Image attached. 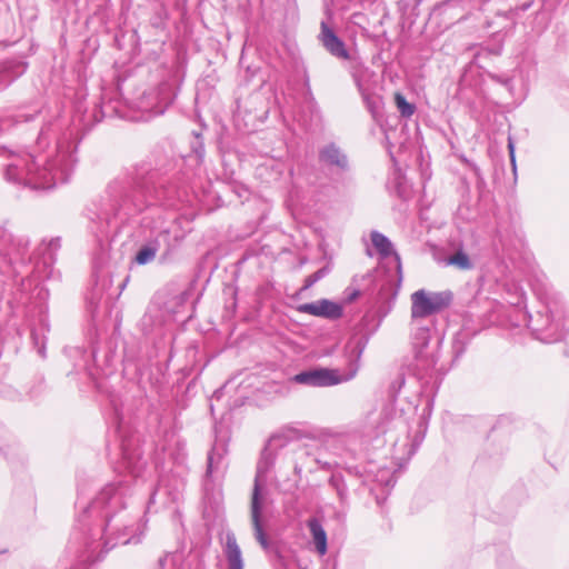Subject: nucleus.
I'll return each mask as SVG.
<instances>
[{"label":"nucleus","mask_w":569,"mask_h":569,"mask_svg":"<svg viewBox=\"0 0 569 569\" xmlns=\"http://www.w3.org/2000/svg\"><path fill=\"white\" fill-rule=\"evenodd\" d=\"M432 329H435V321L432 319L411 318V345L415 357L413 371L419 379L428 376L438 361L436 347H430L429 345Z\"/></svg>","instance_id":"423d86ee"},{"label":"nucleus","mask_w":569,"mask_h":569,"mask_svg":"<svg viewBox=\"0 0 569 569\" xmlns=\"http://www.w3.org/2000/svg\"><path fill=\"white\" fill-rule=\"evenodd\" d=\"M329 273V268L323 267L313 272L312 274L308 276L305 280V288L308 289L312 287L316 282H318L320 279L326 277Z\"/></svg>","instance_id":"cd10ccee"},{"label":"nucleus","mask_w":569,"mask_h":569,"mask_svg":"<svg viewBox=\"0 0 569 569\" xmlns=\"http://www.w3.org/2000/svg\"><path fill=\"white\" fill-rule=\"evenodd\" d=\"M405 379L402 377H399L395 382L391 385L392 392H396L400 390V388L403 386Z\"/></svg>","instance_id":"2f4dec72"},{"label":"nucleus","mask_w":569,"mask_h":569,"mask_svg":"<svg viewBox=\"0 0 569 569\" xmlns=\"http://www.w3.org/2000/svg\"><path fill=\"white\" fill-rule=\"evenodd\" d=\"M395 102L398 111L403 118H410L416 111V106L413 103L408 102L405 96L401 94L400 92H397L395 94Z\"/></svg>","instance_id":"b1692460"},{"label":"nucleus","mask_w":569,"mask_h":569,"mask_svg":"<svg viewBox=\"0 0 569 569\" xmlns=\"http://www.w3.org/2000/svg\"><path fill=\"white\" fill-rule=\"evenodd\" d=\"M290 438L284 432L273 433L267 441L261 451V457L257 465V475L254 478L253 490L250 502V520L253 530V537L261 548L269 552L272 550V543L269 540L262 520V510L267 502V493L263 492L261 487V477H263L273 462L274 452L284 447Z\"/></svg>","instance_id":"39448f33"},{"label":"nucleus","mask_w":569,"mask_h":569,"mask_svg":"<svg viewBox=\"0 0 569 569\" xmlns=\"http://www.w3.org/2000/svg\"><path fill=\"white\" fill-rule=\"evenodd\" d=\"M371 73L372 72L366 68L360 71H356L353 73V79L368 111L376 118L380 111L382 99L379 94H376L366 82V78L371 76Z\"/></svg>","instance_id":"4468645a"},{"label":"nucleus","mask_w":569,"mask_h":569,"mask_svg":"<svg viewBox=\"0 0 569 569\" xmlns=\"http://www.w3.org/2000/svg\"><path fill=\"white\" fill-rule=\"evenodd\" d=\"M320 40L326 50L333 57L343 60L349 59V52L343 41L325 22H321Z\"/></svg>","instance_id":"a211bd4d"},{"label":"nucleus","mask_w":569,"mask_h":569,"mask_svg":"<svg viewBox=\"0 0 569 569\" xmlns=\"http://www.w3.org/2000/svg\"><path fill=\"white\" fill-rule=\"evenodd\" d=\"M76 164L73 152L58 143L53 152L44 156L39 153L14 154L7 164L6 180L32 189H51L69 181Z\"/></svg>","instance_id":"7ed1b4c3"},{"label":"nucleus","mask_w":569,"mask_h":569,"mask_svg":"<svg viewBox=\"0 0 569 569\" xmlns=\"http://www.w3.org/2000/svg\"><path fill=\"white\" fill-rule=\"evenodd\" d=\"M298 567H299L300 569H306V568H301V566H300V565H298Z\"/></svg>","instance_id":"4c0bfd02"},{"label":"nucleus","mask_w":569,"mask_h":569,"mask_svg":"<svg viewBox=\"0 0 569 569\" xmlns=\"http://www.w3.org/2000/svg\"><path fill=\"white\" fill-rule=\"evenodd\" d=\"M508 149H509L511 164H512L513 169H516L515 144H513V141L511 140V138H509V140H508Z\"/></svg>","instance_id":"7c9ffc66"},{"label":"nucleus","mask_w":569,"mask_h":569,"mask_svg":"<svg viewBox=\"0 0 569 569\" xmlns=\"http://www.w3.org/2000/svg\"><path fill=\"white\" fill-rule=\"evenodd\" d=\"M419 2H421L422 0H418Z\"/></svg>","instance_id":"58836bf2"},{"label":"nucleus","mask_w":569,"mask_h":569,"mask_svg":"<svg viewBox=\"0 0 569 569\" xmlns=\"http://www.w3.org/2000/svg\"><path fill=\"white\" fill-rule=\"evenodd\" d=\"M453 295L450 290L431 291L419 289L411 293V318L431 319L433 315L446 310L452 302Z\"/></svg>","instance_id":"0eeeda50"},{"label":"nucleus","mask_w":569,"mask_h":569,"mask_svg":"<svg viewBox=\"0 0 569 569\" xmlns=\"http://www.w3.org/2000/svg\"><path fill=\"white\" fill-rule=\"evenodd\" d=\"M133 194H124L114 198L103 204L94 217H90L93 226L92 232L103 234L113 218L121 214L130 216L134 211H142L144 207L162 204L173 206L174 190L164 186V180L159 177L158 171L140 169L132 180Z\"/></svg>","instance_id":"20e7f679"},{"label":"nucleus","mask_w":569,"mask_h":569,"mask_svg":"<svg viewBox=\"0 0 569 569\" xmlns=\"http://www.w3.org/2000/svg\"><path fill=\"white\" fill-rule=\"evenodd\" d=\"M329 482L337 490L340 500L343 501L348 496V488L343 478L338 475H332Z\"/></svg>","instance_id":"a878e982"},{"label":"nucleus","mask_w":569,"mask_h":569,"mask_svg":"<svg viewBox=\"0 0 569 569\" xmlns=\"http://www.w3.org/2000/svg\"><path fill=\"white\" fill-rule=\"evenodd\" d=\"M39 114L40 110L36 108H32L30 110H27L26 108L19 109L12 114H8L0 118V131H7L18 124L34 121L36 118L39 117Z\"/></svg>","instance_id":"412c9836"},{"label":"nucleus","mask_w":569,"mask_h":569,"mask_svg":"<svg viewBox=\"0 0 569 569\" xmlns=\"http://www.w3.org/2000/svg\"><path fill=\"white\" fill-rule=\"evenodd\" d=\"M223 555L227 560V569H244L242 552L232 531L226 533Z\"/></svg>","instance_id":"aec40b11"},{"label":"nucleus","mask_w":569,"mask_h":569,"mask_svg":"<svg viewBox=\"0 0 569 569\" xmlns=\"http://www.w3.org/2000/svg\"><path fill=\"white\" fill-rule=\"evenodd\" d=\"M291 380L315 388L331 387L346 381L339 370L322 367L301 371L295 375Z\"/></svg>","instance_id":"9b49d317"},{"label":"nucleus","mask_w":569,"mask_h":569,"mask_svg":"<svg viewBox=\"0 0 569 569\" xmlns=\"http://www.w3.org/2000/svg\"><path fill=\"white\" fill-rule=\"evenodd\" d=\"M163 246H170V231L168 227L160 226L157 228L154 237L148 239L138 249L133 262L139 266L151 263Z\"/></svg>","instance_id":"f8f14e48"},{"label":"nucleus","mask_w":569,"mask_h":569,"mask_svg":"<svg viewBox=\"0 0 569 569\" xmlns=\"http://www.w3.org/2000/svg\"><path fill=\"white\" fill-rule=\"evenodd\" d=\"M300 311L311 316L323 317L328 319H338L342 315L341 306L327 299L305 303L300 306Z\"/></svg>","instance_id":"f3484780"},{"label":"nucleus","mask_w":569,"mask_h":569,"mask_svg":"<svg viewBox=\"0 0 569 569\" xmlns=\"http://www.w3.org/2000/svg\"><path fill=\"white\" fill-rule=\"evenodd\" d=\"M39 353L43 357V356H44V349H43V348H40V349H39Z\"/></svg>","instance_id":"e433bc0d"},{"label":"nucleus","mask_w":569,"mask_h":569,"mask_svg":"<svg viewBox=\"0 0 569 569\" xmlns=\"http://www.w3.org/2000/svg\"><path fill=\"white\" fill-rule=\"evenodd\" d=\"M290 565H287L282 557H279L278 567L279 569H290Z\"/></svg>","instance_id":"473e14b6"},{"label":"nucleus","mask_w":569,"mask_h":569,"mask_svg":"<svg viewBox=\"0 0 569 569\" xmlns=\"http://www.w3.org/2000/svg\"><path fill=\"white\" fill-rule=\"evenodd\" d=\"M307 527L312 537V541L315 543V548H316L317 552L320 556L326 555L327 549H328L327 532H326L321 521L318 518L312 517V518L308 519Z\"/></svg>","instance_id":"5701e85b"},{"label":"nucleus","mask_w":569,"mask_h":569,"mask_svg":"<svg viewBox=\"0 0 569 569\" xmlns=\"http://www.w3.org/2000/svg\"><path fill=\"white\" fill-rule=\"evenodd\" d=\"M132 493L131 481L121 477L104 485L87 501L82 488L78 489L76 507L82 509L71 532L67 553L69 569H89L102 560L118 545L139 543L146 523L138 515L127 510V498Z\"/></svg>","instance_id":"f257e3e1"},{"label":"nucleus","mask_w":569,"mask_h":569,"mask_svg":"<svg viewBox=\"0 0 569 569\" xmlns=\"http://www.w3.org/2000/svg\"><path fill=\"white\" fill-rule=\"evenodd\" d=\"M530 7H531V2H526V3L521 4L520 7H518V10H519V11H526V10H528Z\"/></svg>","instance_id":"f704fd0d"},{"label":"nucleus","mask_w":569,"mask_h":569,"mask_svg":"<svg viewBox=\"0 0 569 569\" xmlns=\"http://www.w3.org/2000/svg\"><path fill=\"white\" fill-rule=\"evenodd\" d=\"M104 288V282L100 286L99 283H96L92 296L90 298L91 303H98L102 298V290Z\"/></svg>","instance_id":"c756f323"},{"label":"nucleus","mask_w":569,"mask_h":569,"mask_svg":"<svg viewBox=\"0 0 569 569\" xmlns=\"http://www.w3.org/2000/svg\"><path fill=\"white\" fill-rule=\"evenodd\" d=\"M546 316L538 312V319L530 318L529 327L533 331L541 333V339L547 342L563 339L569 331L568 321L563 318L561 311L552 310L549 306H546Z\"/></svg>","instance_id":"1a4fd4ad"},{"label":"nucleus","mask_w":569,"mask_h":569,"mask_svg":"<svg viewBox=\"0 0 569 569\" xmlns=\"http://www.w3.org/2000/svg\"><path fill=\"white\" fill-rule=\"evenodd\" d=\"M425 438V429H400L392 445V457L400 467L412 458Z\"/></svg>","instance_id":"9d476101"},{"label":"nucleus","mask_w":569,"mask_h":569,"mask_svg":"<svg viewBox=\"0 0 569 569\" xmlns=\"http://www.w3.org/2000/svg\"><path fill=\"white\" fill-rule=\"evenodd\" d=\"M372 246L377 249L381 258L391 257L395 262L398 272H401L400 256L395 251L392 242L382 233L372 231L370 234Z\"/></svg>","instance_id":"4be33fe9"},{"label":"nucleus","mask_w":569,"mask_h":569,"mask_svg":"<svg viewBox=\"0 0 569 569\" xmlns=\"http://www.w3.org/2000/svg\"><path fill=\"white\" fill-rule=\"evenodd\" d=\"M116 430L120 440L121 465L134 479V483H143L158 473L157 481H152L150 486L147 511L158 512L178 503L182 499L188 468L186 443L180 440L176 430L162 429L157 435L152 465H148L143 457L141 437L137 429Z\"/></svg>","instance_id":"f03ea898"},{"label":"nucleus","mask_w":569,"mask_h":569,"mask_svg":"<svg viewBox=\"0 0 569 569\" xmlns=\"http://www.w3.org/2000/svg\"><path fill=\"white\" fill-rule=\"evenodd\" d=\"M448 263L452 264L461 270H469L472 268V263L467 253L463 251H457L449 257Z\"/></svg>","instance_id":"393cba45"},{"label":"nucleus","mask_w":569,"mask_h":569,"mask_svg":"<svg viewBox=\"0 0 569 569\" xmlns=\"http://www.w3.org/2000/svg\"><path fill=\"white\" fill-rule=\"evenodd\" d=\"M319 161L330 168L345 171L348 169V158L335 143H329L319 150Z\"/></svg>","instance_id":"6ab92c4d"},{"label":"nucleus","mask_w":569,"mask_h":569,"mask_svg":"<svg viewBox=\"0 0 569 569\" xmlns=\"http://www.w3.org/2000/svg\"><path fill=\"white\" fill-rule=\"evenodd\" d=\"M387 499V496H385L383 498H380L379 496L376 497V500L379 505L382 503V501H385Z\"/></svg>","instance_id":"c9c22d12"},{"label":"nucleus","mask_w":569,"mask_h":569,"mask_svg":"<svg viewBox=\"0 0 569 569\" xmlns=\"http://www.w3.org/2000/svg\"><path fill=\"white\" fill-rule=\"evenodd\" d=\"M395 398V395L391 396ZM413 410V407L408 405L407 409L396 408L395 399L386 403L380 412L378 420V427H385L387 425L401 426L409 423L407 415Z\"/></svg>","instance_id":"dca6fc26"},{"label":"nucleus","mask_w":569,"mask_h":569,"mask_svg":"<svg viewBox=\"0 0 569 569\" xmlns=\"http://www.w3.org/2000/svg\"><path fill=\"white\" fill-rule=\"evenodd\" d=\"M229 430L230 429H214V442L208 453L206 482L216 471L219 470L223 457L228 452V442L230 440Z\"/></svg>","instance_id":"ddd939ff"},{"label":"nucleus","mask_w":569,"mask_h":569,"mask_svg":"<svg viewBox=\"0 0 569 569\" xmlns=\"http://www.w3.org/2000/svg\"><path fill=\"white\" fill-rule=\"evenodd\" d=\"M51 123H47L44 126L41 127L39 133H38V138H37V144L39 148H41L42 146H48L49 143V136L51 134L52 132V128H51Z\"/></svg>","instance_id":"c85d7f7f"},{"label":"nucleus","mask_w":569,"mask_h":569,"mask_svg":"<svg viewBox=\"0 0 569 569\" xmlns=\"http://www.w3.org/2000/svg\"><path fill=\"white\" fill-rule=\"evenodd\" d=\"M345 469L350 476L361 478L363 483L375 481L382 486L387 491L393 488L396 483V479L388 468H380L377 473H373L372 470H366L359 466H347Z\"/></svg>","instance_id":"2eb2a0df"},{"label":"nucleus","mask_w":569,"mask_h":569,"mask_svg":"<svg viewBox=\"0 0 569 569\" xmlns=\"http://www.w3.org/2000/svg\"><path fill=\"white\" fill-rule=\"evenodd\" d=\"M176 97L173 87L169 82H162L158 87L144 91L136 106L148 120L154 116L163 114Z\"/></svg>","instance_id":"6e6552de"},{"label":"nucleus","mask_w":569,"mask_h":569,"mask_svg":"<svg viewBox=\"0 0 569 569\" xmlns=\"http://www.w3.org/2000/svg\"><path fill=\"white\" fill-rule=\"evenodd\" d=\"M179 556L169 553L159 559V568L158 569H181L178 566Z\"/></svg>","instance_id":"bb28decb"},{"label":"nucleus","mask_w":569,"mask_h":569,"mask_svg":"<svg viewBox=\"0 0 569 569\" xmlns=\"http://www.w3.org/2000/svg\"><path fill=\"white\" fill-rule=\"evenodd\" d=\"M501 83L507 87L509 90H511V83H512V80L510 78H506L503 80H500Z\"/></svg>","instance_id":"72a5a7b5"}]
</instances>
